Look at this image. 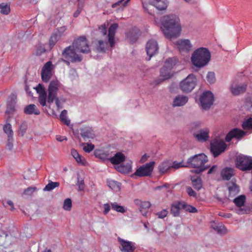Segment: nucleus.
I'll return each instance as SVG.
<instances>
[{
	"label": "nucleus",
	"instance_id": "nucleus-36",
	"mask_svg": "<svg viewBox=\"0 0 252 252\" xmlns=\"http://www.w3.org/2000/svg\"><path fill=\"white\" fill-rule=\"evenodd\" d=\"M107 186L112 189L118 191L121 189V183L117 181L111 180L107 182Z\"/></svg>",
	"mask_w": 252,
	"mask_h": 252
},
{
	"label": "nucleus",
	"instance_id": "nucleus-8",
	"mask_svg": "<svg viewBox=\"0 0 252 252\" xmlns=\"http://www.w3.org/2000/svg\"><path fill=\"white\" fill-rule=\"evenodd\" d=\"M199 100L202 108L208 110L214 103V94L210 91H205L200 95Z\"/></svg>",
	"mask_w": 252,
	"mask_h": 252
},
{
	"label": "nucleus",
	"instance_id": "nucleus-4",
	"mask_svg": "<svg viewBox=\"0 0 252 252\" xmlns=\"http://www.w3.org/2000/svg\"><path fill=\"white\" fill-rule=\"evenodd\" d=\"M196 85V79L193 74H189L185 79L181 81L179 85L180 90L185 93L191 92Z\"/></svg>",
	"mask_w": 252,
	"mask_h": 252
},
{
	"label": "nucleus",
	"instance_id": "nucleus-28",
	"mask_svg": "<svg viewBox=\"0 0 252 252\" xmlns=\"http://www.w3.org/2000/svg\"><path fill=\"white\" fill-rule=\"evenodd\" d=\"M181 201L173 203L171 206V213L175 217H178L180 215V210L182 209L181 207Z\"/></svg>",
	"mask_w": 252,
	"mask_h": 252
},
{
	"label": "nucleus",
	"instance_id": "nucleus-9",
	"mask_svg": "<svg viewBox=\"0 0 252 252\" xmlns=\"http://www.w3.org/2000/svg\"><path fill=\"white\" fill-rule=\"evenodd\" d=\"M75 49L72 45H70L63 50L62 56L64 58L69 60L72 63H80L82 61V56L77 54Z\"/></svg>",
	"mask_w": 252,
	"mask_h": 252
},
{
	"label": "nucleus",
	"instance_id": "nucleus-23",
	"mask_svg": "<svg viewBox=\"0 0 252 252\" xmlns=\"http://www.w3.org/2000/svg\"><path fill=\"white\" fill-rule=\"evenodd\" d=\"M126 157L124 154L121 152L117 153L114 157L108 158L107 160L110 161L113 165L119 164L125 160Z\"/></svg>",
	"mask_w": 252,
	"mask_h": 252
},
{
	"label": "nucleus",
	"instance_id": "nucleus-29",
	"mask_svg": "<svg viewBox=\"0 0 252 252\" xmlns=\"http://www.w3.org/2000/svg\"><path fill=\"white\" fill-rule=\"evenodd\" d=\"M118 171L122 173H128L132 171L131 163L128 162L123 164L115 167Z\"/></svg>",
	"mask_w": 252,
	"mask_h": 252
},
{
	"label": "nucleus",
	"instance_id": "nucleus-12",
	"mask_svg": "<svg viewBox=\"0 0 252 252\" xmlns=\"http://www.w3.org/2000/svg\"><path fill=\"white\" fill-rule=\"evenodd\" d=\"M118 241L120 244V249L122 252H136L134 243L124 240L120 237L118 238Z\"/></svg>",
	"mask_w": 252,
	"mask_h": 252
},
{
	"label": "nucleus",
	"instance_id": "nucleus-14",
	"mask_svg": "<svg viewBox=\"0 0 252 252\" xmlns=\"http://www.w3.org/2000/svg\"><path fill=\"white\" fill-rule=\"evenodd\" d=\"M246 132L238 128H234L231 129L226 135L225 140L226 142H229L233 138L240 139L244 136Z\"/></svg>",
	"mask_w": 252,
	"mask_h": 252
},
{
	"label": "nucleus",
	"instance_id": "nucleus-64",
	"mask_svg": "<svg viewBox=\"0 0 252 252\" xmlns=\"http://www.w3.org/2000/svg\"><path fill=\"white\" fill-rule=\"evenodd\" d=\"M75 159L78 163L81 165H85L86 163V161L85 158L82 157L80 155Z\"/></svg>",
	"mask_w": 252,
	"mask_h": 252
},
{
	"label": "nucleus",
	"instance_id": "nucleus-61",
	"mask_svg": "<svg viewBox=\"0 0 252 252\" xmlns=\"http://www.w3.org/2000/svg\"><path fill=\"white\" fill-rule=\"evenodd\" d=\"M184 166L182 164L181 162H178L177 161H174L172 163H171V168H174L175 169H179L181 167Z\"/></svg>",
	"mask_w": 252,
	"mask_h": 252
},
{
	"label": "nucleus",
	"instance_id": "nucleus-39",
	"mask_svg": "<svg viewBox=\"0 0 252 252\" xmlns=\"http://www.w3.org/2000/svg\"><path fill=\"white\" fill-rule=\"evenodd\" d=\"M60 186V183L58 182H52L51 181H49L48 184L45 186V187L43 189V190L44 191H50L55 188L58 187Z\"/></svg>",
	"mask_w": 252,
	"mask_h": 252
},
{
	"label": "nucleus",
	"instance_id": "nucleus-33",
	"mask_svg": "<svg viewBox=\"0 0 252 252\" xmlns=\"http://www.w3.org/2000/svg\"><path fill=\"white\" fill-rule=\"evenodd\" d=\"M191 181L192 186L195 189L199 190L202 188V182L200 177L191 178Z\"/></svg>",
	"mask_w": 252,
	"mask_h": 252
},
{
	"label": "nucleus",
	"instance_id": "nucleus-44",
	"mask_svg": "<svg viewBox=\"0 0 252 252\" xmlns=\"http://www.w3.org/2000/svg\"><path fill=\"white\" fill-rule=\"evenodd\" d=\"M0 12L5 15H7L10 12L9 5L5 3H2L0 4Z\"/></svg>",
	"mask_w": 252,
	"mask_h": 252
},
{
	"label": "nucleus",
	"instance_id": "nucleus-3",
	"mask_svg": "<svg viewBox=\"0 0 252 252\" xmlns=\"http://www.w3.org/2000/svg\"><path fill=\"white\" fill-rule=\"evenodd\" d=\"M235 163L236 167L243 171L252 170L251 157L240 154L236 157Z\"/></svg>",
	"mask_w": 252,
	"mask_h": 252
},
{
	"label": "nucleus",
	"instance_id": "nucleus-5",
	"mask_svg": "<svg viewBox=\"0 0 252 252\" xmlns=\"http://www.w3.org/2000/svg\"><path fill=\"white\" fill-rule=\"evenodd\" d=\"M227 145L223 140L215 138L210 142V152L214 158L223 153L226 150Z\"/></svg>",
	"mask_w": 252,
	"mask_h": 252
},
{
	"label": "nucleus",
	"instance_id": "nucleus-6",
	"mask_svg": "<svg viewBox=\"0 0 252 252\" xmlns=\"http://www.w3.org/2000/svg\"><path fill=\"white\" fill-rule=\"evenodd\" d=\"M208 160L207 157L204 154H199L189 158L186 166L190 168L200 167L204 166Z\"/></svg>",
	"mask_w": 252,
	"mask_h": 252
},
{
	"label": "nucleus",
	"instance_id": "nucleus-24",
	"mask_svg": "<svg viewBox=\"0 0 252 252\" xmlns=\"http://www.w3.org/2000/svg\"><path fill=\"white\" fill-rule=\"evenodd\" d=\"M187 96L183 95H178L176 96L173 101V106H182L185 105L188 101Z\"/></svg>",
	"mask_w": 252,
	"mask_h": 252
},
{
	"label": "nucleus",
	"instance_id": "nucleus-10",
	"mask_svg": "<svg viewBox=\"0 0 252 252\" xmlns=\"http://www.w3.org/2000/svg\"><path fill=\"white\" fill-rule=\"evenodd\" d=\"M61 86V83L57 79L52 80L49 83L48 88L47 102L49 103H53L57 98V93Z\"/></svg>",
	"mask_w": 252,
	"mask_h": 252
},
{
	"label": "nucleus",
	"instance_id": "nucleus-49",
	"mask_svg": "<svg viewBox=\"0 0 252 252\" xmlns=\"http://www.w3.org/2000/svg\"><path fill=\"white\" fill-rule=\"evenodd\" d=\"M207 80L210 84H213L216 82L215 74L214 72H208L207 76Z\"/></svg>",
	"mask_w": 252,
	"mask_h": 252
},
{
	"label": "nucleus",
	"instance_id": "nucleus-19",
	"mask_svg": "<svg viewBox=\"0 0 252 252\" xmlns=\"http://www.w3.org/2000/svg\"><path fill=\"white\" fill-rule=\"evenodd\" d=\"M226 185L229 191V197L235 196L239 192V187L236 184L235 180L234 181L233 180H232L231 181L228 182Z\"/></svg>",
	"mask_w": 252,
	"mask_h": 252
},
{
	"label": "nucleus",
	"instance_id": "nucleus-2",
	"mask_svg": "<svg viewBox=\"0 0 252 252\" xmlns=\"http://www.w3.org/2000/svg\"><path fill=\"white\" fill-rule=\"evenodd\" d=\"M211 57V53L207 48L200 47L192 53L190 60L195 67L201 68L209 63Z\"/></svg>",
	"mask_w": 252,
	"mask_h": 252
},
{
	"label": "nucleus",
	"instance_id": "nucleus-51",
	"mask_svg": "<svg viewBox=\"0 0 252 252\" xmlns=\"http://www.w3.org/2000/svg\"><path fill=\"white\" fill-rule=\"evenodd\" d=\"M35 89L39 95L47 94L44 86L40 84H39Z\"/></svg>",
	"mask_w": 252,
	"mask_h": 252
},
{
	"label": "nucleus",
	"instance_id": "nucleus-21",
	"mask_svg": "<svg viewBox=\"0 0 252 252\" xmlns=\"http://www.w3.org/2000/svg\"><path fill=\"white\" fill-rule=\"evenodd\" d=\"M80 134L84 140L86 139H93L94 137V134L92 127L84 126L80 128Z\"/></svg>",
	"mask_w": 252,
	"mask_h": 252
},
{
	"label": "nucleus",
	"instance_id": "nucleus-48",
	"mask_svg": "<svg viewBox=\"0 0 252 252\" xmlns=\"http://www.w3.org/2000/svg\"><path fill=\"white\" fill-rule=\"evenodd\" d=\"M201 123L200 122H194L191 123L190 125V131L192 133V135H193V133L195 131H199V130L201 129Z\"/></svg>",
	"mask_w": 252,
	"mask_h": 252
},
{
	"label": "nucleus",
	"instance_id": "nucleus-32",
	"mask_svg": "<svg viewBox=\"0 0 252 252\" xmlns=\"http://www.w3.org/2000/svg\"><path fill=\"white\" fill-rule=\"evenodd\" d=\"M176 60L174 58H169L167 59L161 68V73H163V71H165L166 69L168 70H171L173 68V66L175 64Z\"/></svg>",
	"mask_w": 252,
	"mask_h": 252
},
{
	"label": "nucleus",
	"instance_id": "nucleus-11",
	"mask_svg": "<svg viewBox=\"0 0 252 252\" xmlns=\"http://www.w3.org/2000/svg\"><path fill=\"white\" fill-rule=\"evenodd\" d=\"M155 164L154 161H151L145 165L140 166L136 171L131 175L133 178L134 176L139 177L150 176L153 172L154 166Z\"/></svg>",
	"mask_w": 252,
	"mask_h": 252
},
{
	"label": "nucleus",
	"instance_id": "nucleus-55",
	"mask_svg": "<svg viewBox=\"0 0 252 252\" xmlns=\"http://www.w3.org/2000/svg\"><path fill=\"white\" fill-rule=\"evenodd\" d=\"M13 137L10 136L9 137H7V141L6 143V147L9 150H11L13 148Z\"/></svg>",
	"mask_w": 252,
	"mask_h": 252
},
{
	"label": "nucleus",
	"instance_id": "nucleus-63",
	"mask_svg": "<svg viewBox=\"0 0 252 252\" xmlns=\"http://www.w3.org/2000/svg\"><path fill=\"white\" fill-rule=\"evenodd\" d=\"M208 168V166H200V167H196V168H195V169L194 170V173H195L196 174H199V173L202 172L203 171H205V170H206Z\"/></svg>",
	"mask_w": 252,
	"mask_h": 252
},
{
	"label": "nucleus",
	"instance_id": "nucleus-37",
	"mask_svg": "<svg viewBox=\"0 0 252 252\" xmlns=\"http://www.w3.org/2000/svg\"><path fill=\"white\" fill-rule=\"evenodd\" d=\"M181 204L182 206L181 207H182V209L185 210L186 211H188L190 213H197V209L189 204H188L186 202L184 201H181Z\"/></svg>",
	"mask_w": 252,
	"mask_h": 252
},
{
	"label": "nucleus",
	"instance_id": "nucleus-58",
	"mask_svg": "<svg viewBox=\"0 0 252 252\" xmlns=\"http://www.w3.org/2000/svg\"><path fill=\"white\" fill-rule=\"evenodd\" d=\"M35 190V187H29L24 190L23 194H25L29 195H31Z\"/></svg>",
	"mask_w": 252,
	"mask_h": 252
},
{
	"label": "nucleus",
	"instance_id": "nucleus-30",
	"mask_svg": "<svg viewBox=\"0 0 252 252\" xmlns=\"http://www.w3.org/2000/svg\"><path fill=\"white\" fill-rule=\"evenodd\" d=\"M211 226L219 234H225L226 233V229L222 223H217L215 222H212L211 224Z\"/></svg>",
	"mask_w": 252,
	"mask_h": 252
},
{
	"label": "nucleus",
	"instance_id": "nucleus-43",
	"mask_svg": "<svg viewBox=\"0 0 252 252\" xmlns=\"http://www.w3.org/2000/svg\"><path fill=\"white\" fill-rule=\"evenodd\" d=\"M242 127L244 130H252V118L245 120L242 123Z\"/></svg>",
	"mask_w": 252,
	"mask_h": 252
},
{
	"label": "nucleus",
	"instance_id": "nucleus-46",
	"mask_svg": "<svg viewBox=\"0 0 252 252\" xmlns=\"http://www.w3.org/2000/svg\"><path fill=\"white\" fill-rule=\"evenodd\" d=\"M27 128V123L26 122H22L18 130V135L20 136H23L26 132Z\"/></svg>",
	"mask_w": 252,
	"mask_h": 252
},
{
	"label": "nucleus",
	"instance_id": "nucleus-13",
	"mask_svg": "<svg viewBox=\"0 0 252 252\" xmlns=\"http://www.w3.org/2000/svg\"><path fill=\"white\" fill-rule=\"evenodd\" d=\"M158 46L157 41L151 39L149 40L146 46V50L147 55L149 56L148 61H149L151 57L158 53Z\"/></svg>",
	"mask_w": 252,
	"mask_h": 252
},
{
	"label": "nucleus",
	"instance_id": "nucleus-59",
	"mask_svg": "<svg viewBox=\"0 0 252 252\" xmlns=\"http://www.w3.org/2000/svg\"><path fill=\"white\" fill-rule=\"evenodd\" d=\"M168 214V211L166 209H164L162 211L157 213V215L159 219H163L167 216Z\"/></svg>",
	"mask_w": 252,
	"mask_h": 252
},
{
	"label": "nucleus",
	"instance_id": "nucleus-15",
	"mask_svg": "<svg viewBox=\"0 0 252 252\" xmlns=\"http://www.w3.org/2000/svg\"><path fill=\"white\" fill-rule=\"evenodd\" d=\"M209 130L207 128H203L193 133V137L199 142H206L208 140L209 136Z\"/></svg>",
	"mask_w": 252,
	"mask_h": 252
},
{
	"label": "nucleus",
	"instance_id": "nucleus-16",
	"mask_svg": "<svg viewBox=\"0 0 252 252\" xmlns=\"http://www.w3.org/2000/svg\"><path fill=\"white\" fill-rule=\"evenodd\" d=\"M176 45L181 53H188L192 48V45L189 39H181L176 42Z\"/></svg>",
	"mask_w": 252,
	"mask_h": 252
},
{
	"label": "nucleus",
	"instance_id": "nucleus-47",
	"mask_svg": "<svg viewBox=\"0 0 252 252\" xmlns=\"http://www.w3.org/2000/svg\"><path fill=\"white\" fill-rule=\"evenodd\" d=\"M3 131L7 135V137H9L10 136L13 137V132L12 130V127L10 124H5L3 127Z\"/></svg>",
	"mask_w": 252,
	"mask_h": 252
},
{
	"label": "nucleus",
	"instance_id": "nucleus-57",
	"mask_svg": "<svg viewBox=\"0 0 252 252\" xmlns=\"http://www.w3.org/2000/svg\"><path fill=\"white\" fill-rule=\"evenodd\" d=\"M52 65V62L51 61L47 62L43 66L42 68V71H49L51 72V66Z\"/></svg>",
	"mask_w": 252,
	"mask_h": 252
},
{
	"label": "nucleus",
	"instance_id": "nucleus-54",
	"mask_svg": "<svg viewBox=\"0 0 252 252\" xmlns=\"http://www.w3.org/2000/svg\"><path fill=\"white\" fill-rule=\"evenodd\" d=\"M94 145L92 143L87 144L86 146L83 147V150L87 153H90L94 150Z\"/></svg>",
	"mask_w": 252,
	"mask_h": 252
},
{
	"label": "nucleus",
	"instance_id": "nucleus-42",
	"mask_svg": "<svg viewBox=\"0 0 252 252\" xmlns=\"http://www.w3.org/2000/svg\"><path fill=\"white\" fill-rule=\"evenodd\" d=\"M67 113L66 110H63L60 114V119L64 124L68 126L70 125V121L67 118Z\"/></svg>",
	"mask_w": 252,
	"mask_h": 252
},
{
	"label": "nucleus",
	"instance_id": "nucleus-20",
	"mask_svg": "<svg viewBox=\"0 0 252 252\" xmlns=\"http://www.w3.org/2000/svg\"><path fill=\"white\" fill-rule=\"evenodd\" d=\"M118 27L117 23L112 24L108 29V42L111 47H113L115 44L114 36L116 31Z\"/></svg>",
	"mask_w": 252,
	"mask_h": 252
},
{
	"label": "nucleus",
	"instance_id": "nucleus-60",
	"mask_svg": "<svg viewBox=\"0 0 252 252\" xmlns=\"http://www.w3.org/2000/svg\"><path fill=\"white\" fill-rule=\"evenodd\" d=\"M46 51L45 48L44 47L42 46H39L37 47L36 51V55L37 56H40L45 53Z\"/></svg>",
	"mask_w": 252,
	"mask_h": 252
},
{
	"label": "nucleus",
	"instance_id": "nucleus-31",
	"mask_svg": "<svg viewBox=\"0 0 252 252\" xmlns=\"http://www.w3.org/2000/svg\"><path fill=\"white\" fill-rule=\"evenodd\" d=\"M171 169V162L164 161L158 165V170L162 174L167 173Z\"/></svg>",
	"mask_w": 252,
	"mask_h": 252
},
{
	"label": "nucleus",
	"instance_id": "nucleus-56",
	"mask_svg": "<svg viewBox=\"0 0 252 252\" xmlns=\"http://www.w3.org/2000/svg\"><path fill=\"white\" fill-rule=\"evenodd\" d=\"M170 70H168L167 69H166L165 71H163V73H161V68L160 69V76L162 77L165 80L168 79L170 78L171 77V75L170 74Z\"/></svg>",
	"mask_w": 252,
	"mask_h": 252
},
{
	"label": "nucleus",
	"instance_id": "nucleus-50",
	"mask_svg": "<svg viewBox=\"0 0 252 252\" xmlns=\"http://www.w3.org/2000/svg\"><path fill=\"white\" fill-rule=\"evenodd\" d=\"M72 207V201L68 198L65 199L63 202V208L66 211H70Z\"/></svg>",
	"mask_w": 252,
	"mask_h": 252
},
{
	"label": "nucleus",
	"instance_id": "nucleus-52",
	"mask_svg": "<svg viewBox=\"0 0 252 252\" xmlns=\"http://www.w3.org/2000/svg\"><path fill=\"white\" fill-rule=\"evenodd\" d=\"M46 97H47V94H41V95H39V97H38L39 102L43 106H45L46 104Z\"/></svg>",
	"mask_w": 252,
	"mask_h": 252
},
{
	"label": "nucleus",
	"instance_id": "nucleus-62",
	"mask_svg": "<svg viewBox=\"0 0 252 252\" xmlns=\"http://www.w3.org/2000/svg\"><path fill=\"white\" fill-rule=\"evenodd\" d=\"M98 29L103 35H105L106 34L107 29L105 24H102L101 26H99Z\"/></svg>",
	"mask_w": 252,
	"mask_h": 252
},
{
	"label": "nucleus",
	"instance_id": "nucleus-7",
	"mask_svg": "<svg viewBox=\"0 0 252 252\" xmlns=\"http://www.w3.org/2000/svg\"><path fill=\"white\" fill-rule=\"evenodd\" d=\"M72 45L77 52L88 54L91 51L89 46V42L85 36H81L77 39L74 40Z\"/></svg>",
	"mask_w": 252,
	"mask_h": 252
},
{
	"label": "nucleus",
	"instance_id": "nucleus-17",
	"mask_svg": "<svg viewBox=\"0 0 252 252\" xmlns=\"http://www.w3.org/2000/svg\"><path fill=\"white\" fill-rule=\"evenodd\" d=\"M17 96L11 94L7 100V109L5 111L6 114H12L15 111V106L16 103Z\"/></svg>",
	"mask_w": 252,
	"mask_h": 252
},
{
	"label": "nucleus",
	"instance_id": "nucleus-22",
	"mask_svg": "<svg viewBox=\"0 0 252 252\" xmlns=\"http://www.w3.org/2000/svg\"><path fill=\"white\" fill-rule=\"evenodd\" d=\"M150 3L159 11L166 10L168 5L167 0H152Z\"/></svg>",
	"mask_w": 252,
	"mask_h": 252
},
{
	"label": "nucleus",
	"instance_id": "nucleus-35",
	"mask_svg": "<svg viewBox=\"0 0 252 252\" xmlns=\"http://www.w3.org/2000/svg\"><path fill=\"white\" fill-rule=\"evenodd\" d=\"M107 42L99 40L98 41V44L95 47L96 50L98 52L105 53L106 52V48L107 47Z\"/></svg>",
	"mask_w": 252,
	"mask_h": 252
},
{
	"label": "nucleus",
	"instance_id": "nucleus-38",
	"mask_svg": "<svg viewBox=\"0 0 252 252\" xmlns=\"http://www.w3.org/2000/svg\"><path fill=\"white\" fill-rule=\"evenodd\" d=\"M59 35L57 33H53L49 39V45L50 49H52L59 40Z\"/></svg>",
	"mask_w": 252,
	"mask_h": 252
},
{
	"label": "nucleus",
	"instance_id": "nucleus-34",
	"mask_svg": "<svg viewBox=\"0 0 252 252\" xmlns=\"http://www.w3.org/2000/svg\"><path fill=\"white\" fill-rule=\"evenodd\" d=\"M233 202L238 207H242L244 205L246 202V196L245 195H240L235 198Z\"/></svg>",
	"mask_w": 252,
	"mask_h": 252
},
{
	"label": "nucleus",
	"instance_id": "nucleus-18",
	"mask_svg": "<svg viewBox=\"0 0 252 252\" xmlns=\"http://www.w3.org/2000/svg\"><path fill=\"white\" fill-rule=\"evenodd\" d=\"M134 202L139 205V210L143 216H147L148 210L151 206V203L149 201H141L139 199H135Z\"/></svg>",
	"mask_w": 252,
	"mask_h": 252
},
{
	"label": "nucleus",
	"instance_id": "nucleus-45",
	"mask_svg": "<svg viewBox=\"0 0 252 252\" xmlns=\"http://www.w3.org/2000/svg\"><path fill=\"white\" fill-rule=\"evenodd\" d=\"M52 76V72L49 71L41 70V78L42 81L45 82H48Z\"/></svg>",
	"mask_w": 252,
	"mask_h": 252
},
{
	"label": "nucleus",
	"instance_id": "nucleus-25",
	"mask_svg": "<svg viewBox=\"0 0 252 252\" xmlns=\"http://www.w3.org/2000/svg\"><path fill=\"white\" fill-rule=\"evenodd\" d=\"M234 170L231 167H225L221 172V176L224 180H229L234 175Z\"/></svg>",
	"mask_w": 252,
	"mask_h": 252
},
{
	"label": "nucleus",
	"instance_id": "nucleus-1",
	"mask_svg": "<svg viewBox=\"0 0 252 252\" xmlns=\"http://www.w3.org/2000/svg\"><path fill=\"white\" fill-rule=\"evenodd\" d=\"M161 24L164 28L165 35L170 38L178 36L181 31L180 19L175 14H170L163 17Z\"/></svg>",
	"mask_w": 252,
	"mask_h": 252
},
{
	"label": "nucleus",
	"instance_id": "nucleus-27",
	"mask_svg": "<svg viewBox=\"0 0 252 252\" xmlns=\"http://www.w3.org/2000/svg\"><path fill=\"white\" fill-rule=\"evenodd\" d=\"M246 88L247 85L244 84L242 85L232 86L230 89L233 94L238 95L240 94L244 93L246 91Z\"/></svg>",
	"mask_w": 252,
	"mask_h": 252
},
{
	"label": "nucleus",
	"instance_id": "nucleus-41",
	"mask_svg": "<svg viewBox=\"0 0 252 252\" xmlns=\"http://www.w3.org/2000/svg\"><path fill=\"white\" fill-rule=\"evenodd\" d=\"M126 36L131 44L135 42L138 38V34L133 31H130L128 32L126 34Z\"/></svg>",
	"mask_w": 252,
	"mask_h": 252
},
{
	"label": "nucleus",
	"instance_id": "nucleus-26",
	"mask_svg": "<svg viewBox=\"0 0 252 252\" xmlns=\"http://www.w3.org/2000/svg\"><path fill=\"white\" fill-rule=\"evenodd\" d=\"M24 113L27 115L34 114L38 115L40 114V111L37 109L36 105L33 104L27 105L24 110Z\"/></svg>",
	"mask_w": 252,
	"mask_h": 252
},
{
	"label": "nucleus",
	"instance_id": "nucleus-40",
	"mask_svg": "<svg viewBox=\"0 0 252 252\" xmlns=\"http://www.w3.org/2000/svg\"><path fill=\"white\" fill-rule=\"evenodd\" d=\"M111 205L112 209L118 212L125 213L126 211V209L124 206L119 205L117 202L111 203Z\"/></svg>",
	"mask_w": 252,
	"mask_h": 252
},
{
	"label": "nucleus",
	"instance_id": "nucleus-53",
	"mask_svg": "<svg viewBox=\"0 0 252 252\" xmlns=\"http://www.w3.org/2000/svg\"><path fill=\"white\" fill-rule=\"evenodd\" d=\"M186 191L188 195L190 196L196 197L197 194L195 191H194L191 187H186Z\"/></svg>",
	"mask_w": 252,
	"mask_h": 252
}]
</instances>
